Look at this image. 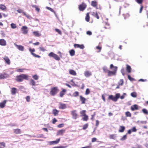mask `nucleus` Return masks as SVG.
<instances>
[{"label":"nucleus","instance_id":"nucleus-1","mask_svg":"<svg viewBox=\"0 0 148 148\" xmlns=\"http://www.w3.org/2000/svg\"><path fill=\"white\" fill-rule=\"evenodd\" d=\"M29 77V75L22 74L21 75L17 76L16 78V80L17 82H21L23 81L24 79L28 80Z\"/></svg>","mask_w":148,"mask_h":148},{"label":"nucleus","instance_id":"nucleus-2","mask_svg":"<svg viewBox=\"0 0 148 148\" xmlns=\"http://www.w3.org/2000/svg\"><path fill=\"white\" fill-rule=\"evenodd\" d=\"M120 97V94L119 93H117L116 94L115 96L112 95H109L108 97V100H111L113 101L116 102L117 101Z\"/></svg>","mask_w":148,"mask_h":148},{"label":"nucleus","instance_id":"nucleus-3","mask_svg":"<svg viewBox=\"0 0 148 148\" xmlns=\"http://www.w3.org/2000/svg\"><path fill=\"white\" fill-rule=\"evenodd\" d=\"M59 91L58 87H55L51 88L50 94L52 96H55Z\"/></svg>","mask_w":148,"mask_h":148},{"label":"nucleus","instance_id":"nucleus-4","mask_svg":"<svg viewBox=\"0 0 148 148\" xmlns=\"http://www.w3.org/2000/svg\"><path fill=\"white\" fill-rule=\"evenodd\" d=\"M71 113L73 119H76L77 118L78 115L77 113V111L76 110L71 111Z\"/></svg>","mask_w":148,"mask_h":148},{"label":"nucleus","instance_id":"nucleus-5","mask_svg":"<svg viewBox=\"0 0 148 148\" xmlns=\"http://www.w3.org/2000/svg\"><path fill=\"white\" fill-rule=\"evenodd\" d=\"M117 67H115V69L113 71H109L108 73V75L109 76H110L112 75H115L116 74L117 70Z\"/></svg>","mask_w":148,"mask_h":148},{"label":"nucleus","instance_id":"nucleus-6","mask_svg":"<svg viewBox=\"0 0 148 148\" xmlns=\"http://www.w3.org/2000/svg\"><path fill=\"white\" fill-rule=\"evenodd\" d=\"M29 50L32 54L33 56L36 58H40V56L37 55L36 54L33 53V52L35 51V49H34L33 48V49H32L31 48H30L29 49Z\"/></svg>","mask_w":148,"mask_h":148},{"label":"nucleus","instance_id":"nucleus-7","mask_svg":"<svg viewBox=\"0 0 148 148\" xmlns=\"http://www.w3.org/2000/svg\"><path fill=\"white\" fill-rule=\"evenodd\" d=\"M67 107L66 105L65 104L61 102H60L59 104L58 108L60 109H64Z\"/></svg>","mask_w":148,"mask_h":148},{"label":"nucleus","instance_id":"nucleus-8","mask_svg":"<svg viewBox=\"0 0 148 148\" xmlns=\"http://www.w3.org/2000/svg\"><path fill=\"white\" fill-rule=\"evenodd\" d=\"M86 5L84 3L79 5V9L81 11L84 10L86 8Z\"/></svg>","mask_w":148,"mask_h":148},{"label":"nucleus","instance_id":"nucleus-9","mask_svg":"<svg viewBox=\"0 0 148 148\" xmlns=\"http://www.w3.org/2000/svg\"><path fill=\"white\" fill-rule=\"evenodd\" d=\"M27 27L26 26H23L21 28V30L22 33L24 34H27L28 32Z\"/></svg>","mask_w":148,"mask_h":148},{"label":"nucleus","instance_id":"nucleus-10","mask_svg":"<svg viewBox=\"0 0 148 148\" xmlns=\"http://www.w3.org/2000/svg\"><path fill=\"white\" fill-rule=\"evenodd\" d=\"M65 130L64 129H62L57 131V135H61L62 136L63 135V134L65 133Z\"/></svg>","mask_w":148,"mask_h":148},{"label":"nucleus","instance_id":"nucleus-11","mask_svg":"<svg viewBox=\"0 0 148 148\" xmlns=\"http://www.w3.org/2000/svg\"><path fill=\"white\" fill-rule=\"evenodd\" d=\"M138 109V106L137 104H134L133 106H131V109L132 111L137 110Z\"/></svg>","mask_w":148,"mask_h":148},{"label":"nucleus","instance_id":"nucleus-12","mask_svg":"<svg viewBox=\"0 0 148 148\" xmlns=\"http://www.w3.org/2000/svg\"><path fill=\"white\" fill-rule=\"evenodd\" d=\"M74 46L75 48H79L82 49H83L84 48V46L83 44L80 45L78 44H75L74 45Z\"/></svg>","mask_w":148,"mask_h":148},{"label":"nucleus","instance_id":"nucleus-13","mask_svg":"<svg viewBox=\"0 0 148 148\" xmlns=\"http://www.w3.org/2000/svg\"><path fill=\"white\" fill-rule=\"evenodd\" d=\"M62 91H61L60 93V97H62L63 95L65 94L66 90L64 88H62Z\"/></svg>","mask_w":148,"mask_h":148},{"label":"nucleus","instance_id":"nucleus-14","mask_svg":"<svg viewBox=\"0 0 148 148\" xmlns=\"http://www.w3.org/2000/svg\"><path fill=\"white\" fill-rule=\"evenodd\" d=\"M91 5L92 7L96 8V9H98L97 8V1H92L91 2Z\"/></svg>","mask_w":148,"mask_h":148},{"label":"nucleus","instance_id":"nucleus-15","mask_svg":"<svg viewBox=\"0 0 148 148\" xmlns=\"http://www.w3.org/2000/svg\"><path fill=\"white\" fill-rule=\"evenodd\" d=\"M4 60L5 61L6 63L10 65V60L9 58L6 56H5L3 58Z\"/></svg>","mask_w":148,"mask_h":148},{"label":"nucleus","instance_id":"nucleus-16","mask_svg":"<svg viewBox=\"0 0 148 148\" xmlns=\"http://www.w3.org/2000/svg\"><path fill=\"white\" fill-rule=\"evenodd\" d=\"M84 74L85 76L86 77H89L92 75V73L89 71H85Z\"/></svg>","mask_w":148,"mask_h":148},{"label":"nucleus","instance_id":"nucleus-17","mask_svg":"<svg viewBox=\"0 0 148 148\" xmlns=\"http://www.w3.org/2000/svg\"><path fill=\"white\" fill-rule=\"evenodd\" d=\"M6 100H4L3 102L0 103V107L1 108H4L5 106V105L7 102Z\"/></svg>","mask_w":148,"mask_h":148},{"label":"nucleus","instance_id":"nucleus-18","mask_svg":"<svg viewBox=\"0 0 148 148\" xmlns=\"http://www.w3.org/2000/svg\"><path fill=\"white\" fill-rule=\"evenodd\" d=\"M17 91V89L15 88H11V93L12 95H15L16 94V91Z\"/></svg>","mask_w":148,"mask_h":148},{"label":"nucleus","instance_id":"nucleus-19","mask_svg":"<svg viewBox=\"0 0 148 148\" xmlns=\"http://www.w3.org/2000/svg\"><path fill=\"white\" fill-rule=\"evenodd\" d=\"M0 45L2 46H5L6 45V41L4 39H0Z\"/></svg>","mask_w":148,"mask_h":148},{"label":"nucleus","instance_id":"nucleus-20","mask_svg":"<svg viewBox=\"0 0 148 148\" xmlns=\"http://www.w3.org/2000/svg\"><path fill=\"white\" fill-rule=\"evenodd\" d=\"M8 76V74L4 73L0 75V79H4L7 78Z\"/></svg>","mask_w":148,"mask_h":148},{"label":"nucleus","instance_id":"nucleus-21","mask_svg":"<svg viewBox=\"0 0 148 148\" xmlns=\"http://www.w3.org/2000/svg\"><path fill=\"white\" fill-rule=\"evenodd\" d=\"M81 101V104H84L85 103V101L86 100V99L84 97H83L81 95L79 97Z\"/></svg>","mask_w":148,"mask_h":148},{"label":"nucleus","instance_id":"nucleus-22","mask_svg":"<svg viewBox=\"0 0 148 148\" xmlns=\"http://www.w3.org/2000/svg\"><path fill=\"white\" fill-rule=\"evenodd\" d=\"M109 137L110 139L115 140L117 137V135L116 134H110Z\"/></svg>","mask_w":148,"mask_h":148},{"label":"nucleus","instance_id":"nucleus-23","mask_svg":"<svg viewBox=\"0 0 148 148\" xmlns=\"http://www.w3.org/2000/svg\"><path fill=\"white\" fill-rule=\"evenodd\" d=\"M69 74L71 75L75 76L77 75L76 72L74 70L72 69H70L69 70Z\"/></svg>","mask_w":148,"mask_h":148},{"label":"nucleus","instance_id":"nucleus-24","mask_svg":"<svg viewBox=\"0 0 148 148\" xmlns=\"http://www.w3.org/2000/svg\"><path fill=\"white\" fill-rule=\"evenodd\" d=\"M16 46L17 48L19 50L23 51L24 50V47L23 46L21 45H16Z\"/></svg>","mask_w":148,"mask_h":148},{"label":"nucleus","instance_id":"nucleus-25","mask_svg":"<svg viewBox=\"0 0 148 148\" xmlns=\"http://www.w3.org/2000/svg\"><path fill=\"white\" fill-rule=\"evenodd\" d=\"M59 111L56 109H54L53 110L52 113L54 116L58 115Z\"/></svg>","mask_w":148,"mask_h":148},{"label":"nucleus","instance_id":"nucleus-26","mask_svg":"<svg viewBox=\"0 0 148 148\" xmlns=\"http://www.w3.org/2000/svg\"><path fill=\"white\" fill-rule=\"evenodd\" d=\"M125 129V127L124 126H121L120 127L119 129V131L120 132H124Z\"/></svg>","mask_w":148,"mask_h":148},{"label":"nucleus","instance_id":"nucleus-27","mask_svg":"<svg viewBox=\"0 0 148 148\" xmlns=\"http://www.w3.org/2000/svg\"><path fill=\"white\" fill-rule=\"evenodd\" d=\"M33 33L35 36L39 37L41 36V34L38 31L33 32Z\"/></svg>","mask_w":148,"mask_h":148},{"label":"nucleus","instance_id":"nucleus-28","mask_svg":"<svg viewBox=\"0 0 148 148\" xmlns=\"http://www.w3.org/2000/svg\"><path fill=\"white\" fill-rule=\"evenodd\" d=\"M14 132L15 134H20L21 132V130L19 129H14Z\"/></svg>","mask_w":148,"mask_h":148},{"label":"nucleus","instance_id":"nucleus-29","mask_svg":"<svg viewBox=\"0 0 148 148\" xmlns=\"http://www.w3.org/2000/svg\"><path fill=\"white\" fill-rule=\"evenodd\" d=\"M69 54L71 56H74L75 55V51L74 49H71L69 51Z\"/></svg>","mask_w":148,"mask_h":148},{"label":"nucleus","instance_id":"nucleus-30","mask_svg":"<svg viewBox=\"0 0 148 148\" xmlns=\"http://www.w3.org/2000/svg\"><path fill=\"white\" fill-rule=\"evenodd\" d=\"M92 15L94 17L96 18L97 19H99V16L97 12H93L92 13Z\"/></svg>","mask_w":148,"mask_h":148},{"label":"nucleus","instance_id":"nucleus-31","mask_svg":"<svg viewBox=\"0 0 148 148\" xmlns=\"http://www.w3.org/2000/svg\"><path fill=\"white\" fill-rule=\"evenodd\" d=\"M126 66V70L127 71L128 73H130L131 72V66L128 65H127Z\"/></svg>","mask_w":148,"mask_h":148},{"label":"nucleus","instance_id":"nucleus-32","mask_svg":"<svg viewBox=\"0 0 148 148\" xmlns=\"http://www.w3.org/2000/svg\"><path fill=\"white\" fill-rule=\"evenodd\" d=\"M0 9L6 11V7L5 5L2 4H1L0 5Z\"/></svg>","mask_w":148,"mask_h":148},{"label":"nucleus","instance_id":"nucleus-33","mask_svg":"<svg viewBox=\"0 0 148 148\" xmlns=\"http://www.w3.org/2000/svg\"><path fill=\"white\" fill-rule=\"evenodd\" d=\"M90 17L89 13H87L85 17V20L87 22H89L90 20Z\"/></svg>","mask_w":148,"mask_h":148},{"label":"nucleus","instance_id":"nucleus-34","mask_svg":"<svg viewBox=\"0 0 148 148\" xmlns=\"http://www.w3.org/2000/svg\"><path fill=\"white\" fill-rule=\"evenodd\" d=\"M29 84L31 85L34 86L36 85V82L33 79H31L30 80Z\"/></svg>","mask_w":148,"mask_h":148},{"label":"nucleus","instance_id":"nucleus-35","mask_svg":"<svg viewBox=\"0 0 148 148\" xmlns=\"http://www.w3.org/2000/svg\"><path fill=\"white\" fill-rule=\"evenodd\" d=\"M55 60H57L59 61L60 60V58L56 54H55L53 58Z\"/></svg>","mask_w":148,"mask_h":148},{"label":"nucleus","instance_id":"nucleus-36","mask_svg":"<svg viewBox=\"0 0 148 148\" xmlns=\"http://www.w3.org/2000/svg\"><path fill=\"white\" fill-rule=\"evenodd\" d=\"M83 116L84 117L82 119L83 120L85 121H87L88 119V116L86 115Z\"/></svg>","mask_w":148,"mask_h":148},{"label":"nucleus","instance_id":"nucleus-37","mask_svg":"<svg viewBox=\"0 0 148 148\" xmlns=\"http://www.w3.org/2000/svg\"><path fill=\"white\" fill-rule=\"evenodd\" d=\"M86 111L85 110L81 111L80 112V114H81V116H82L86 115Z\"/></svg>","mask_w":148,"mask_h":148},{"label":"nucleus","instance_id":"nucleus-38","mask_svg":"<svg viewBox=\"0 0 148 148\" xmlns=\"http://www.w3.org/2000/svg\"><path fill=\"white\" fill-rule=\"evenodd\" d=\"M127 76L128 79L130 81H136V80L135 79L131 77L130 75H128Z\"/></svg>","mask_w":148,"mask_h":148},{"label":"nucleus","instance_id":"nucleus-39","mask_svg":"<svg viewBox=\"0 0 148 148\" xmlns=\"http://www.w3.org/2000/svg\"><path fill=\"white\" fill-rule=\"evenodd\" d=\"M23 14L29 19L32 18V17L29 15L27 14L25 12H23Z\"/></svg>","mask_w":148,"mask_h":148},{"label":"nucleus","instance_id":"nucleus-40","mask_svg":"<svg viewBox=\"0 0 148 148\" xmlns=\"http://www.w3.org/2000/svg\"><path fill=\"white\" fill-rule=\"evenodd\" d=\"M127 134L126 135H124L120 139V140L121 141H123L127 139Z\"/></svg>","mask_w":148,"mask_h":148},{"label":"nucleus","instance_id":"nucleus-41","mask_svg":"<svg viewBox=\"0 0 148 148\" xmlns=\"http://www.w3.org/2000/svg\"><path fill=\"white\" fill-rule=\"evenodd\" d=\"M60 140V138L58 139L56 141H53L52 142H51V143H52L53 144H56L58 143Z\"/></svg>","mask_w":148,"mask_h":148},{"label":"nucleus","instance_id":"nucleus-42","mask_svg":"<svg viewBox=\"0 0 148 148\" xmlns=\"http://www.w3.org/2000/svg\"><path fill=\"white\" fill-rule=\"evenodd\" d=\"M126 116L127 117H131V113L129 111L126 112L125 113Z\"/></svg>","mask_w":148,"mask_h":148},{"label":"nucleus","instance_id":"nucleus-43","mask_svg":"<svg viewBox=\"0 0 148 148\" xmlns=\"http://www.w3.org/2000/svg\"><path fill=\"white\" fill-rule=\"evenodd\" d=\"M33 7L35 9V10L36 11H37L38 12H39L40 10V8H38L37 6V5H33Z\"/></svg>","mask_w":148,"mask_h":148},{"label":"nucleus","instance_id":"nucleus-44","mask_svg":"<svg viewBox=\"0 0 148 148\" xmlns=\"http://www.w3.org/2000/svg\"><path fill=\"white\" fill-rule=\"evenodd\" d=\"M142 111L143 113L146 114H148V112L147 110L145 108L143 109L142 110Z\"/></svg>","mask_w":148,"mask_h":148},{"label":"nucleus","instance_id":"nucleus-45","mask_svg":"<svg viewBox=\"0 0 148 148\" xmlns=\"http://www.w3.org/2000/svg\"><path fill=\"white\" fill-rule=\"evenodd\" d=\"M79 93L77 91H76L73 94V96L74 97H76L78 96H79Z\"/></svg>","mask_w":148,"mask_h":148},{"label":"nucleus","instance_id":"nucleus-46","mask_svg":"<svg viewBox=\"0 0 148 148\" xmlns=\"http://www.w3.org/2000/svg\"><path fill=\"white\" fill-rule=\"evenodd\" d=\"M123 84V79H121L118 82L119 85L122 86Z\"/></svg>","mask_w":148,"mask_h":148},{"label":"nucleus","instance_id":"nucleus-47","mask_svg":"<svg viewBox=\"0 0 148 148\" xmlns=\"http://www.w3.org/2000/svg\"><path fill=\"white\" fill-rule=\"evenodd\" d=\"M88 123L85 124L83 126L82 129L83 130H85L88 127Z\"/></svg>","mask_w":148,"mask_h":148},{"label":"nucleus","instance_id":"nucleus-48","mask_svg":"<svg viewBox=\"0 0 148 148\" xmlns=\"http://www.w3.org/2000/svg\"><path fill=\"white\" fill-rule=\"evenodd\" d=\"M135 1L138 4H141L143 2V0H135Z\"/></svg>","mask_w":148,"mask_h":148},{"label":"nucleus","instance_id":"nucleus-49","mask_svg":"<svg viewBox=\"0 0 148 148\" xmlns=\"http://www.w3.org/2000/svg\"><path fill=\"white\" fill-rule=\"evenodd\" d=\"M25 70L24 69H19L17 70V71L19 72H23Z\"/></svg>","mask_w":148,"mask_h":148},{"label":"nucleus","instance_id":"nucleus-50","mask_svg":"<svg viewBox=\"0 0 148 148\" xmlns=\"http://www.w3.org/2000/svg\"><path fill=\"white\" fill-rule=\"evenodd\" d=\"M46 8L49 10L50 11H51V12H53L54 13H55V12L52 9V8H50V7H46Z\"/></svg>","mask_w":148,"mask_h":148},{"label":"nucleus","instance_id":"nucleus-51","mask_svg":"<svg viewBox=\"0 0 148 148\" xmlns=\"http://www.w3.org/2000/svg\"><path fill=\"white\" fill-rule=\"evenodd\" d=\"M55 31L57 32L59 34L61 35L62 34V32L59 29H55Z\"/></svg>","mask_w":148,"mask_h":148},{"label":"nucleus","instance_id":"nucleus-52","mask_svg":"<svg viewBox=\"0 0 148 148\" xmlns=\"http://www.w3.org/2000/svg\"><path fill=\"white\" fill-rule=\"evenodd\" d=\"M33 78L35 80H37L38 79V76L37 75H34L32 76Z\"/></svg>","mask_w":148,"mask_h":148},{"label":"nucleus","instance_id":"nucleus-53","mask_svg":"<svg viewBox=\"0 0 148 148\" xmlns=\"http://www.w3.org/2000/svg\"><path fill=\"white\" fill-rule=\"evenodd\" d=\"M11 28L12 29H15L16 27V25L13 23L11 24Z\"/></svg>","mask_w":148,"mask_h":148},{"label":"nucleus","instance_id":"nucleus-54","mask_svg":"<svg viewBox=\"0 0 148 148\" xmlns=\"http://www.w3.org/2000/svg\"><path fill=\"white\" fill-rule=\"evenodd\" d=\"M131 95L134 97H137V94L135 92H133L131 93Z\"/></svg>","mask_w":148,"mask_h":148},{"label":"nucleus","instance_id":"nucleus-55","mask_svg":"<svg viewBox=\"0 0 148 148\" xmlns=\"http://www.w3.org/2000/svg\"><path fill=\"white\" fill-rule=\"evenodd\" d=\"M90 93V90L88 88H87L86 90L85 94L86 95H88Z\"/></svg>","mask_w":148,"mask_h":148},{"label":"nucleus","instance_id":"nucleus-56","mask_svg":"<svg viewBox=\"0 0 148 148\" xmlns=\"http://www.w3.org/2000/svg\"><path fill=\"white\" fill-rule=\"evenodd\" d=\"M55 54L53 52H51L48 55L50 57H52L53 58Z\"/></svg>","mask_w":148,"mask_h":148},{"label":"nucleus","instance_id":"nucleus-57","mask_svg":"<svg viewBox=\"0 0 148 148\" xmlns=\"http://www.w3.org/2000/svg\"><path fill=\"white\" fill-rule=\"evenodd\" d=\"M26 101L28 102H29L30 101V97L29 96H27L25 98Z\"/></svg>","mask_w":148,"mask_h":148},{"label":"nucleus","instance_id":"nucleus-58","mask_svg":"<svg viewBox=\"0 0 148 148\" xmlns=\"http://www.w3.org/2000/svg\"><path fill=\"white\" fill-rule=\"evenodd\" d=\"M39 49L40 51L43 52H44L46 50V49H44L43 47H39Z\"/></svg>","mask_w":148,"mask_h":148},{"label":"nucleus","instance_id":"nucleus-59","mask_svg":"<svg viewBox=\"0 0 148 148\" xmlns=\"http://www.w3.org/2000/svg\"><path fill=\"white\" fill-rule=\"evenodd\" d=\"M103 70L105 73L107 72L108 73V71H109L108 70L107 68L106 67H105L103 68Z\"/></svg>","mask_w":148,"mask_h":148},{"label":"nucleus","instance_id":"nucleus-60","mask_svg":"<svg viewBox=\"0 0 148 148\" xmlns=\"http://www.w3.org/2000/svg\"><path fill=\"white\" fill-rule=\"evenodd\" d=\"M17 11L19 13H22L23 14V12H23V10L20 9H18L17 10Z\"/></svg>","mask_w":148,"mask_h":148},{"label":"nucleus","instance_id":"nucleus-61","mask_svg":"<svg viewBox=\"0 0 148 148\" xmlns=\"http://www.w3.org/2000/svg\"><path fill=\"white\" fill-rule=\"evenodd\" d=\"M131 130L132 132H136L137 131V130L135 127H132Z\"/></svg>","mask_w":148,"mask_h":148},{"label":"nucleus","instance_id":"nucleus-62","mask_svg":"<svg viewBox=\"0 0 148 148\" xmlns=\"http://www.w3.org/2000/svg\"><path fill=\"white\" fill-rule=\"evenodd\" d=\"M66 146H57L53 147V148H66Z\"/></svg>","mask_w":148,"mask_h":148},{"label":"nucleus","instance_id":"nucleus-63","mask_svg":"<svg viewBox=\"0 0 148 148\" xmlns=\"http://www.w3.org/2000/svg\"><path fill=\"white\" fill-rule=\"evenodd\" d=\"M64 126V124L63 123L60 124H59V125H58V127L61 128L63 127Z\"/></svg>","mask_w":148,"mask_h":148},{"label":"nucleus","instance_id":"nucleus-64","mask_svg":"<svg viewBox=\"0 0 148 148\" xmlns=\"http://www.w3.org/2000/svg\"><path fill=\"white\" fill-rule=\"evenodd\" d=\"M99 122L98 120H97L96 121V124L95 126L96 127L98 126L99 125Z\"/></svg>","mask_w":148,"mask_h":148}]
</instances>
